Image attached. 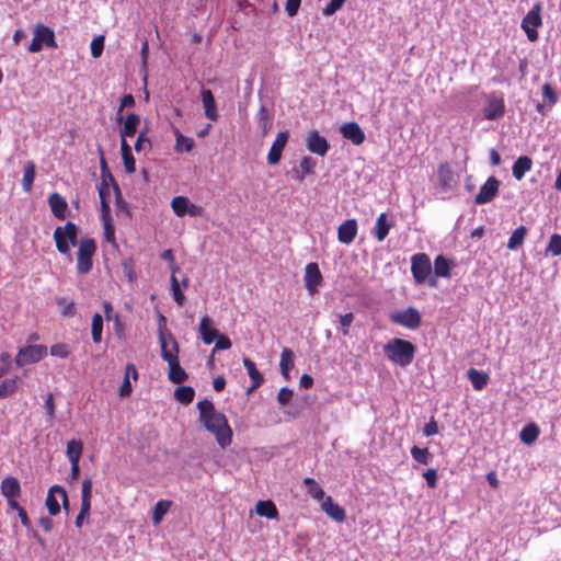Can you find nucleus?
Here are the masks:
<instances>
[{"label": "nucleus", "mask_w": 561, "mask_h": 561, "mask_svg": "<svg viewBox=\"0 0 561 561\" xmlns=\"http://www.w3.org/2000/svg\"><path fill=\"white\" fill-rule=\"evenodd\" d=\"M197 409L199 422L215 435L218 445L224 449L229 446L232 440V430L225 414L217 412L214 403L207 399L198 401Z\"/></svg>", "instance_id": "nucleus-1"}, {"label": "nucleus", "mask_w": 561, "mask_h": 561, "mask_svg": "<svg viewBox=\"0 0 561 561\" xmlns=\"http://www.w3.org/2000/svg\"><path fill=\"white\" fill-rule=\"evenodd\" d=\"M100 160H101V183L98 186L100 204H101V217H106L107 214L111 213L108 197L111 195V191L115 193V202L124 204V199L122 198L121 188L110 172L104 152L101 147H99Z\"/></svg>", "instance_id": "nucleus-2"}, {"label": "nucleus", "mask_w": 561, "mask_h": 561, "mask_svg": "<svg viewBox=\"0 0 561 561\" xmlns=\"http://www.w3.org/2000/svg\"><path fill=\"white\" fill-rule=\"evenodd\" d=\"M382 351L390 363L407 367L414 360L416 346L408 340L393 337L383 345Z\"/></svg>", "instance_id": "nucleus-3"}, {"label": "nucleus", "mask_w": 561, "mask_h": 561, "mask_svg": "<svg viewBox=\"0 0 561 561\" xmlns=\"http://www.w3.org/2000/svg\"><path fill=\"white\" fill-rule=\"evenodd\" d=\"M411 273L417 285L427 283L428 286L437 285L436 278L432 276V263L426 253H416L411 257Z\"/></svg>", "instance_id": "nucleus-4"}, {"label": "nucleus", "mask_w": 561, "mask_h": 561, "mask_svg": "<svg viewBox=\"0 0 561 561\" xmlns=\"http://www.w3.org/2000/svg\"><path fill=\"white\" fill-rule=\"evenodd\" d=\"M56 249L59 253L70 256L71 245H76L78 240V227L68 221L64 227H57L54 231Z\"/></svg>", "instance_id": "nucleus-5"}, {"label": "nucleus", "mask_w": 561, "mask_h": 561, "mask_svg": "<svg viewBox=\"0 0 561 561\" xmlns=\"http://www.w3.org/2000/svg\"><path fill=\"white\" fill-rule=\"evenodd\" d=\"M96 251V243L93 238H82L77 252V272L88 274L93 266V255Z\"/></svg>", "instance_id": "nucleus-6"}, {"label": "nucleus", "mask_w": 561, "mask_h": 561, "mask_svg": "<svg viewBox=\"0 0 561 561\" xmlns=\"http://www.w3.org/2000/svg\"><path fill=\"white\" fill-rule=\"evenodd\" d=\"M33 33L34 37L28 46L30 53H38L44 46L51 49H56L58 47L55 33L50 27L39 23L34 26Z\"/></svg>", "instance_id": "nucleus-7"}, {"label": "nucleus", "mask_w": 561, "mask_h": 561, "mask_svg": "<svg viewBox=\"0 0 561 561\" xmlns=\"http://www.w3.org/2000/svg\"><path fill=\"white\" fill-rule=\"evenodd\" d=\"M389 320L398 325L409 330H416L421 327L422 317L420 311L414 307H409L405 310H399L389 314Z\"/></svg>", "instance_id": "nucleus-8"}, {"label": "nucleus", "mask_w": 561, "mask_h": 561, "mask_svg": "<svg viewBox=\"0 0 561 561\" xmlns=\"http://www.w3.org/2000/svg\"><path fill=\"white\" fill-rule=\"evenodd\" d=\"M47 355V347L43 344L26 345L19 350L14 362L18 367L35 364Z\"/></svg>", "instance_id": "nucleus-9"}, {"label": "nucleus", "mask_w": 561, "mask_h": 561, "mask_svg": "<svg viewBox=\"0 0 561 561\" xmlns=\"http://www.w3.org/2000/svg\"><path fill=\"white\" fill-rule=\"evenodd\" d=\"M541 4L536 3L528 13L524 16L522 21V28L527 35V38L530 42H535L538 39V32L537 28L541 26L542 20H541Z\"/></svg>", "instance_id": "nucleus-10"}, {"label": "nucleus", "mask_w": 561, "mask_h": 561, "mask_svg": "<svg viewBox=\"0 0 561 561\" xmlns=\"http://www.w3.org/2000/svg\"><path fill=\"white\" fill-rule=\"evenodd\" d=\"M159 342L161 347V357L169 364L172 363L173 359H169V356H172L175 359H179L180 346L174 335L170 332H164L160 327Z\"/></svg>", "instance_id": "nucleus-11"}, {"label": "nucleus", "mask_w": 561, "mask_h": 561, "mask_svg": "<svg viewBox=\"0 0 561 561\" xmlns=\"http://www.w3.org/2000/svg\"><path fill=\"white\" fill-rule=\"evenodd\" d=\"M500 181L495 176H490L485 183L480 187L474 197L477 205L490 203L499 193Z\"/></svg>", "instance_id": "nucleus-12"}, {"label": "nucleus", "mask_w": 561, "mask_h": 561, "mask_svg": "<svg viewBox=\"0 0 561 561\" xmlns=\"http://www.w3.org/2000/svg\"><path fill=\"white\" fill-rule=\"evenodd\" d=\"M505 103L502 96L494 93L488 95L486 105L483 108V116L489 121H494L504 115Z\"/></svg>", "instance_id": "nucleus-13"}, {"label": "nucleus", "mask_w": 561, "mask_h": 561, "mask_svg": "<svg viewBox=\"0 0 561 561\" xmlns=\"http://www.w3.org/2000/svg\"><path fill=\"white\" fill-rule=\"evenodd\" d=\"M289 138V131H280L277 134L275 140L273 141L270 151L267 153V163L270 165H276L280 159L283 150L288 141Z\"/></svg>", "instance_id": "nucleus-14"}, {"label": "nucleus", "mask_w": 561, "mask_h": 561, "mask_svg": "<svg viewBox=\"0 0 561 561\" xmlns=\"http://www.w3.org/2000/svg\"><path fill=\"white\" fill-rule=\"evenodd\" d=\"M305 286L309 294L317 293L318 287L322 282V275L317 263L311 262L305 268Z\"/></svg>", "instance_id": "nucleus-15"}, {"label": "nucleus", "mask_w": 561, "mask_h": 561, "mask_svg": "<svg viewBox=\"0 0 561 561\" xmlns=\"http://www.w3.org/2000/svg\"><path fill=\"white\" fill-rule=\"evenodd\" d=\"M437 181L439 193H447L453 188L455 178L448 162L439 163L437 168Z\"/></svg>", "instance_id": "nucleus-16"}, {"label": "nucleus", "mask_w": 561, "mask_h": 561, "mask_svg": "<svg viewBox=\"0 0 561 561\" xmlns=\"http://www.w3.org/2000/svg\"><path fill=\"white\" fill-rule=\"evenodd\" d=\"M307 148L310 152L323 157L327 154L330 146L327 139L321 136L318 130H311L307 138Z\"/></svg>", "instance_id": "nucleus-17"}, {"label": "nucleus", "mask_w": 561, "mask_h": 561, "mask_svg": "<svg viewBox=\"0 0 561 561\" xmlns=\"http://www.w3.org/2000/svg\"><path fill=\"white\" fill-rule=\"evenodd\" d=\"M321 510L333 520L343 523L346 519L345 510L339 504L334 503L332 496L328 495L321 502Z\"/></svg>", "instance_id": "nucleus-18"}, {"label": "nucleus", "mask_w": 561, "mask_h": 561, "mask_svg": "<svg viewBox=\"0 0 561 561\" xmlns=\"http://www.w3.org/2000/svg\"><path fill=\"white\" fill-rule=\"evenodd\" d=\"M340 131L345 139L351 140L356 146H359L365 141V133L355 122L343 124Z\"/></svg>", "instance_id": "nucleus-19"}, {"label": "nucleus", "mask_w": 561, "mask_h": 561, "mask_svg": "<svg viewBox=\"0 0 561 561\" xmlns=\"http://www.w3.org/2000/svg\"><path fill=\"white\" fill-rule=\"evenodd\" d=\"M357 229L356 219H346L337 228V240L344 244L352 243L357 234Z\"/></svg>", "instance_id": "nucleus-20"}, {"label": "nucleus", "mask_w": 561, "mask_h": 561, "mask_svg": "<svg viewBox=\"0 0 561 561\" xmlns=\"http://www.w3.org/2000/svg\"><path fill=\"white\" fill-rule=\"evenodd\" d=\"M201 98L205 111V116L213 122L217 121L218 111L213 92L209 89H203L201 91Z\"/></svg>", "instance_id": "nucleus-21"}, {"label": "nucleus", "mask_w": 561, "mask_h": 561, "mask_svg": "<svg viewBox=\"0 0 561 561\" xmlns=\"http://www.w3.org/2000/svg\"><path fill=\"white\" fill-rule=\"evenodd\" d=\"M48 204L56 218L60 220L66 218L68 204L59 193H51L48 196Z\"/></svg>", "instance_id": "nucleus-22"}, {"label": "nucleus", "mask_w": 561, "mask_h": 561, "mask_svg": "<svg viewBox=\"0 0 561 561\" xmlns=\"http://www.w3.org/2000/svg\"><path fill=\"white\" fill-rule=\"evenodd\" d=\"M199 334L203 342L207 345L211 344L220 334L216 329L211 328V319L204 316L199 322Z\"/></svg>", "instance_id": "nucleus-23"}, {"label": "nucleus", "mask_w": 561, "mask_h": 561, "mask_svg": "<svg viewBox=\"0 0 561 561\" xmlns=\"http://www.w3.org/2000/svg\"><path fill=\"white\" fill-rule=\"evenodd\" d=\"M255 513L260 517H265L267 519H279V513L272 500L257 501L255 504Z\"/></svg>", "instance_id": "nucleus-24"}, {"label": "nucleus", "mask_w": 561, "mask_h": 561, "mask_svg": "<svg viewBox=\"0 0 561 561\" xmlns=\"http://www.w3.org/2000/svg\"><path fill=\"white\" fill-rule=\"evenodd\" d=\"M56 494L65 495V489L58 484L53 485L47 493L46 507L50 515L56 516L60 512V505L56 499Z\"/></svg>", "instance_id": "nucleus-25"}, {"label": "nucleus", "mask_w": 561, "mask_h": 561, "mask_svg": "<svg viewBox=\"0 0 561 561\" xmlns=\"http://www.w3.org/2000/svg\"><path fill=\"white\" fill-rule=\"evenodd\" d=\"M243 365L248 371V375L252 381V386L251 388L248 390V392H251L253 391L254 389L259 388L262 386V383L264 382V377L263 375L260 373V370L256 368V365L255 363L248 358V357H244L243 358Z\"/></svg>", "instance_id": "nucleus-26"}, {"label": "nucleus", "mask_w": 561, "mask_h": 561, "mask_svg": "<svg viewBox=\"0 0 561 561\" xmlns=\"http://www.w3.org/2000/svg\"><path fill=\"white\" fill-rule=\"evenodd\" d=\"M1 494L4 497H19L21 495V485L15 477H7L1 481Z\"/></svg>", "instance_id": "nucleus-27"}, {"label": "nucleus", "mask_w": 561, "mask_h": 561, "mask_svg": "<svg viewBox=\"0 0 561 561\" xmlns=\"http://www.w3.org/2000/svg\"><path fill=\"white\" fill-rule=\"evenodd\" d=\"M92 486L93 482L91 478H87L82 481V491H81V505L80 512L82 514H90L91 511V499H92Z\"/></svg>", "instance_id": "nucleus-28"}, {"label": "nucleus", "mask_w": 561, "mask_h": 561, "mask_svg": "<svg viewBox=\"0 0 561 561\" xmlns=\"http://www.w3.org/2000/svg\"><path fill=\"white\" fill-rule=\"evenodd\" d=\"M169 359H173L169 363V380L173 383L180 385L187 380L188 376L186 371L181 367L180 360L169 356Z\"/></svg>", "instance_id": "nucleus-29"}, {"label": "nucleus", "mask_w": 561, "mask_h": 561, "mask_svg": "<svg viewBox=\"0 0 561 561\" xmlns=\"http://www.w3.org/2000/svg\"><path fill=\"white\" fill-rule=\"evenodd\" d=\"M255 119L262 130V136H266L273 126V115L262 105L255 114Z\"/></svg>", "instance_id": "nucleus-30"}, {"label": "nucleus", "mask_w": 561, "mask_h": 561, "mask_svg": "<svg viewBox=\"0 0 561 561\" xmlns=\"http://www.w3.org/2000/svg\"><path fill=\"white\" fill-rule=\"evenodd\" d=\"M453 264L442 254L437 255L434 260V276L450 278Z\"/></svg>", "instance_id": "nucleus-31"}, {"label": "nucleus", "mask_w": 561, "mask_h": 561, "mask_svg": "<svg viewBox=\"0 0 561 561\" xmlns=\"http://www.w3.org/2000/svg\"><path fill=\"white\" fill-rule=\"evenodd\" d=\"M295 366V354L293 350L285 347L282 351L279 359V369L285 379L289 378V371Z\"/></svg>", "instance_id": "nucleus-32"}, {"label": "nucleus", "mask_w": 561, "mask_h": 561, "mask_svg": "<svg viewBox=\"0 0 561 561\" xmlns=\"http://www.w3.org/2000/svg\"><path fill=\"white\" fill-rule=\"evenodd\" d=\"M140 123L139 115L130 113L121 129V141L126 140L127 137H133L137 133V127Z\"/></svg>", "instance_id": "nucleus-33"}, {"label": "nucleus", "mask_w": 561, "mask_h": 561, "mask_svg": "<svg viewBox=\"0 0 561 561\" xmlns=\"http://www.w3.org/2000/svg\"><path fill=\"white\" fill-rule=\"evenodd\" d=\"M531 167L533 161L529 157L522 156L517 158L512 167L513 176L520 181L525 176V173L531 170Z\"/></svg>", "instance_id": "nucleus-34"}, {"label": "nucleus", "mask_w": 561, "mask_h": 561, "mask_svg": "<svg viewBox=\"0 0 561 561\" xmlns=\"http://www.w3.org/2000/svg\"><path fill=\"white\" fill-rule=\"evenodd\" d=\"M467 376L473 387L474 390L481 391L489 382V375L484 371L478 370L476 368H470L467 371Z\"/></svg>", "instance_id": "nucleus-35"}, {"label": "nucleus", "mask_w": 561, "mask_h": 561, "mask_svg": "<svg viewBox=\"0 0 561 561\" xmlns=\"http://www.w3.org/2000/svg\"><path fill=\"white\" fill-rule=\"evenodd\" d=\"M175 146L174 150L178 153L190 152L194 148V139L184 136L179 129H174Z\"/></svg>", "instance_id": "nucleus-36"}, {"label": "nucleus", "mask_w": 561, "mask_h": 561, "mask_svg": "<svg viewBox=\"0 0 561 561\" xmlns=\"http://www.w3.org/2000/svg\"><path fill=\"white\" fill-rule=\"evenodd\" d=\"M391 225L387 220L385 213L380 214L374 227V234L378 241H383L390 231Z\"/></svg>", "instance_id": "nucleus-37"}, {"label": "nucleus", "mask_w": 561, "mask_h": 561, "mask_svg": "<svg viewBox=\"0 0 561 561\" xmlns=\"http://www.w3.org/2000/svg\"><path fill=\"white\" fill-rule=\"evenodd\" d=\"M122 158L127 173L131 174L136 171V162L131 153V148L126 140L121 141Z\"/></svg>", "instance_id": "nucleus-38"}, {"label": "nucleus", "mask_w": 561, "mask_h": 561, "mask_svg": "<svg viewBox=\"0 0 561 561\" xmlns=\"http://www.w3.org/2000/svg\"><path fill=\"white\" fill-rule=\"evenodd\" d=\"M306 486V492L316 501H323L325 497L323 489L319 485V483L312 478H305L302 481Z\"/></svg>", "instance_id": "nucleus-39"}, {"label": "nucleus", "mask_w": 561, "mask_h": 561, "mask_svg": "<svg viewBox=\"0 0 561 561\" xmlns=\"http://www.w3.org/2000/svg\"><path fill=\"white\" fill-rule=\"evenodd\" d=\"M36 165L33 161H27L24 165L22 187L26 193H30L33 187L35 179Z\"/></svg>", "instance_id": "nucleus-40"}, {"label": "nucleus", "mask_w": 561, "mask_h": 561, "mask_svg": "<svg viewBox=\"0 0 561 561\" xmlns=\"http://www.w3.org/2000/svg\"><path fill=\"white\" fill-rule=\"evenodd\" d=\"M317 165V162L311 157H302L299 162V171L296 174V180L299 182H302L305 179V175L312 174L314 172V168Z\"/></svg>", "instance_id": "nucleus-41"}, {"label": "nucleus", "mask_w": 561, "mask_h": 561, "mask_svg": "<svg viewBox=\"0 0 561 561\" xmlns=\"http://www.w3.org/2000/svg\"><path fill=\"white\" fill-rule=\"evenodd\" d=\"M539 434L540 431L537 424L529 423L523 427L519 437L524 444L530 445L538 438Z\"/></svg>", "instance_id": "nucleus-42"}, {"label": "nucleus", "mask_w": 561, "mask_h": 561, "mask_svg": "<svg viewBox=\"0 0 561 561\" xmlns=\"http://www.w3.org/2000/svg\"><path fill=\"white\" fill-rule=\"evenodd\" d=\"M195 397V390L190 386H180L174 391V398L182 404H190Z\"/></svg>", "instance_id": "nucleus-43"}, {"label": "nucleus", "mask_w": 561, "mask_h": 561, "mask_svg": "<svg viewBox=\"0 0 561 561\" xmlns=\"http://www.w3.org/2000/svg\"><path fill=\"white\" fill-rule=\"evenodd\" d=\"M82 450H83V444L81 440L71 439L70 442H68L66 454H67L69 461L70 462H72V461L79 462L80 458L82 456Z\"/></svg>", "instance_id": "nucleus-44"}, {"label": "nucleus", "mask_w": 561, "mask_h": 561, "mask_svg": "<svg viewBox=\"0 0 561 561\" xmlns=\"http://www.w3.org/2000/svg\"><path fill=\"white\" fill-rule=\"evenodd\" d=\"M19 388V377L4 379L0 383V398L5 399L16 392Z\"/></svg>", "instance_id": "nucleus-45"}, {"label": "nucleus", "mask_w": 561, "mask_h": 561, "mask_svg": "<svg viewBox=\"0 0 561 561\" xmlns=\"http://www.w3.org/2000/svg\"><path fill=\"white\" fill-rule=\"evenodd\" d=\"M526 234L527 229L525 226H519L518 228H516L508 239L507 248L510 250H516L517 248H519L523 244Z\"/></svg>", "instance_id": "nucleus-46"}, {"label": "nucleus", "mask_w": 561, "mask_h": 561, "mask_svg": "<svg viewBox=\"0 0 561 561\" xmlns=\"http://www.w3.org/2000/svg\"><path fill=\"white\" fill-rule=\"evenodd\" d=\"M102 332H103V318L100 313H95L92 317V323H91L92 341L95 344H99L102 341Z\"/></svg>", "instance_id": "nucleus-47"}, {"label": "nucleus", "mask_w": 561, "mask_h": 561, "mask_svg": "<svg viewBox=\"0 0 561 561\" xmlns=\"http://www.w3.org/2000/svg\"><path fill=\"white\" fill-rule=\"evenodd\" d=\"M410 451H411L412 458L417 463L428 465L433 459V455L430 453L428 448H426V447L420 448L417 446H413Z\"/></svg>", "instance_id": "nucleus-48"}, {"label": "nucleus", "mask_w": 561, "mask_h": 561, "mask_svg": "<svg viewBox=\"0 0 561 561\" xmlns=\"http://www.w3.org/2000/svg\"><path fill=\"white\" fill-rule=\"evenodd\" d=\"M170 506H171L170 501L161 500L156 503L153 512H152V522L154 525L160 524L163 516L168 513Z\"/></svg>", "instance_id": "nucleus-49"}, {"label": "nucleus", "mask_w": 561, "mask_h": 561, "mask_svg": "<svg viewBox=\"0 0 561 561\" xmlns=\"http://www.w3.org/2000/svg\"><path fill=\"white\" fill-rule=\"evenodd\" d=\"M188 198L185 196H175L171 201V207L178 217H183L187 213Z\"/></svg>", "instance_id": "nucleus-50"}, {"label": "nucleus", "mask_w": 561, "mask_h": 561, "mask_svg": "<svg viewBox=\"0 0 561 561\" xmlns=\"http://www.w3.org/2000/svg\"><path fill=\"white\" fill-rule=\"evenodd\" d=\"M170 280H171V291H172L173 300L175 301V304L178 306L183 307L186 298L182 291L180 282L178 280L176 277H171Z\"/></svg>", "instance_id": "nucleus-51"}, {"label": "nucleus", "mask_w": 561, "mask_h": 561, "mask_svg": "<svg viewBox=\"0 0 561 561\" xmlns=\"http://www.w3.org/2000/svg\"><path fill=\"white\" fill-rule=\"evenodd\" d=\"M56 302L64 317L71 318L76 314V306L73 301H69L64 297L56 298Z\"/></svg>", "instance_id": "nucleus-52"}, {"label": "nucleus", "mask_w": 561, "mask_h": 561, "mask_svg": "<svg viewBox=\"0 0 561 561\" xmlns=\"http://www.w3.org/2000/svg\"><path fill=\"white\" fill-rule=\"evenodd\" d=\"M546 251L554 256L561 255V234L553 233L550 237Z\"/></svg>", "instance_id": "nucleus-53"}, {"label": "nucleus", "mask_w": 561, "mask_h": 561, "mask_svg": "<svg viewBox=\"0 0 561 561\" xmlns=\"http://www.w3.org/2000/svg\"><path fill=\"white\" fill-rule=\"evenodd\" d=\"M104 42H105L104 35L95 36L91 41L90 47H91L92 57H94V58L101 57V55L103 54V49H104Z\"/></svg>", "instance_id": "nucleus-54"}, {"label": "nucleus", "mask_w": 561, "mask_h": 561, "mask_svg": "<svg viewBox=\"0 0 561 561\" xmlns=\"http://www.w3.org/2000/svg\"><path fill=\"white\" fill-rule=\"evenodd\" d=\"M104 226V237L108 242H115V230L112 224L111 213L106 217H101Z\"/></svg>", "instance_id": "nucleus-55"}, {"label": "nucleus", "mask_w": 561, "mask_h": 561, "mask_svg": "<svg viewBox=\"0 0 561 561\" xmlns=\"http://www.w3.org/2000/svg\"><path fill=\"white\" fill-rule=\"evenodd\" d=\"M542 96L550 107L556 105L558 102V94L548 82L542 85Z\"/></svg>", "instance_id": "nucleus-56"}, {"label": "nucleus", "mask_w": 561, "mask_h": 561, "mask_svg": "<svg viewBox=\"0 0 561 561\" xmlns=\"http://www.w3.org/2000/svg\"><path fill=\"white\" fill-rule=\"evenodd\" d=\"M70 354V348L65 343H57L50 347V355L59 358H66Z\"/></svg>", "instance_id": "nucleus-57"}, {"label": "nucleus", "mask_w": 561, "mask_h": 561, "mask_svg": "<svg viewBox=\"0 0 561 561\" xmlns=\"http://www.w3.org/2000/svg\"><path fill=\"white\" fill-rule=\"evenodd\" d=\"M353 321L354 314L352 312L340 316L341 331L344 336L348 335Z\"/></svg>", "instance_id": "nucleus-58"}, {"label": "nucleus", "mask_w": 561, "mask_h": 561, "mask_svg": "<svg viewBox=\"0 0 561 561\" xmlns=\"http://www.w3.org/2000/svg\"><path fill=\"white\" fill-rule=\"evenodd\" d=\"M346 2V0H331L324 8L322 13L324 15H333L335 12H337L343 4Z\"/></svg>", "instance_id": "nucleus-59"}, {"label": "nucleus", "mask_w": 561, "mask_h": 561, "mask_svg": "<svg viewBox=\"0 0 561 561\" xmlns=\"http://www.w3.org/2000/svg\"><path fill=\"white\" fill-rule=\"evenodd\" d=\"M44 407L46 409L48 420L50 422H53L55 419V401H54V394L51 392H49L46 396L45 401H44Z\"/></svg>", "instance_id": "nucleus-60"}, {"label": "nucleus", "mask_w": 561, "mask_h": 561, "mask_svg": "<svg viewBox=\"0 0 561 561\" xmlns=\"http://www.w3.org/2000/svg\"><path fill=\"white\" fill-rule=\"evenodd\" d=\"M231 345L232 343L230 339L227 335L220 333L216 339V344L214 346L213 352L229 350Z\"/></svg>", "instance_id": "nucleus-61"}, {"label": "nucleus", "mask_w": 561, "mask_h": 561, "mask_svg": "<svg viewBox=\"0 0 561 561\" xmlns=\"http://www.w3.org/2000/svg\"><path fill=\"white\" fill-rule=\"evenodd\" d=\"M291 398H293V390L287 387L282 388L277 393V401L283 407L288 404L289 401L291 400Z\"/></svg>", "instance_id": "nucleus-62"}, {"label": "nucleus", "mask_w": 561, "mask_h": 561, "mask_svg": "<svg viewBox=\"0 0 561 561\" xmlns=\"http://www.w3.org/2000/svg\"><path fill=\"white\" fill-rule=\"evenodd\" d=\"M423 477L427 483V485L431 488V489H435L437 486V470L434 469V468H430L427 469L424 473H423Z\"/></svg>", "instance_id": "nucleus-63"}, {"label": "nucleus", "mask_w": 561, "mask_h": 561, "mask_svg": "<svg viewBox=\"0 0 561 561\" xmlns=\"http://www.w3.org/2000/svg\"><path fill=\"white\" fill-rule=\"evenodd\" d=\"M301 0H287L285 10L288 16L293 18L297 14Z\"/></svg>", "instance_id": "nucleus-64"}]
</instances>
